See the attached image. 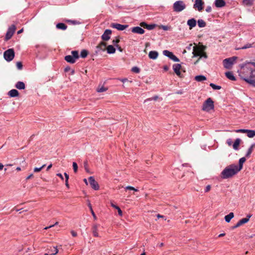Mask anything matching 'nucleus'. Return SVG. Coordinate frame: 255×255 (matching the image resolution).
I'll use <instances>...</instances> for the list:
<instances>
[{"instance_id":"nucleus-32","label":"nucleus","mask_w":255,"mask_h":255,"mask_svg":"<svg viewBox=\"0 0 255 255\" xmlns=\"http://www.w3.org/2000/svg\"><path fill=\"white\" fill-rule=\"evenodd\" d=\"M195 80L197 82L205 81L206 77L203 75H198L195 77Z\"/></svg>"},{"instance_id":"nucleus-27","label":"nucleus","mask_w":255,"mask_h":255,"mask_svg":"<svg viewBox=\"0 0 255 255\" xmlns=\"http://www.w3.org/2000/svg\"><path fill=\"white\" fill-rule=\"evenodd\" d=\"M241 140L240 138H237L233 144V147L235 150H238Z\"/></svg>"},{"instance_id":"nucleus-53","label":"nucleus","mask_w":255,"mask_h":255,"mask_svg":"<svg viewBox=\"0 0 255 255\" xmlns=\"http://www.w3.org/2000/svg\"><path fill=\"white\" fill-rule=\"evenodd\" d=\"M227 143L229 146H231L232 145V140L231 138H229L227 140Z\"/></svg>"},{"instance_id":"nucleus-14","label":"nucleus","mask_w":255,"mask_h":255,"mask_svg":"<svg viewBox=\"0 0 255 255\" xmlns=\"http://www.w3.org/2000/svg\"><path fill=\"white\" fill-rule=\"evenodd\" d=\"M128 26V24L123 25L118 23H113L111 24L112 27L121 31L124 30Z\"/></svg>"},{"instance_id":"nucleus-21","label":"nucleus","mask_w":255,"mask_h":255,"mask_svg":"<svg viewBox=\"0 0 255 255\" xmlns=\"http://www.w3.org/2000/svg\"><path fill=\"white\" fill-rule=\"evenodd\" d=\"M246 159L245 157H242L239 159V165H237V168L240 171L242 169L243 164L246 161Z\"/></svg>"},{"instance_id":"nucleus-3","label":"nucleus","mask_w":255,"mask_h":255,"mask_svg":"<svg viewBox=\"0 0 255 255\" xmlns=\"http://www.w3.org/2000/svg\"><path fill=\"white\" fill-rule=\"evenodd\" d=\"M214 108V102L211 98H208L203 104L202 110L209 112Z\"/></svg>"},{"instance_id":"nucleus-44","label":"nucleus","mask_w":255,"mask_h":255,"mask_svg":"<svg viewBox=\"0 0 255 255\" xmlns=\"http://www.w3.org/2000/svg\"><path fill=\"white\" fill-rule=\"evenodd\" d=\"M120 42V39L118 38H116L115 39H114L112 41L113 44L116 46V47H118V43Z\"/></svg>"},{"instance_id":"nucleus-7","label":"nucleus","mask_w":255,"mask_h":255,"mask_svg":"<svg viewBox=\"0 0 255 255\" xmlns=\"http://www.w3.org/2000/svg\"><path fill=\"white\" fill-rule=\"evenodd\" d=\"M163 54L168 57L170 59L172 60L174 62H179L180 60L175 55L173 54L172 52L168 50H165L163 51Z\"/></svg>"},{"instance_id":"nucleus-48","label":"nucleus","mask_w":255,"mask_h":255,"mask_svg":"<svg viewBox=\"0 0 255 255\" xmlns=\"http://www.w3.org/2000/svg\"><path fill=\"white\" fill-rule=\"evenodd\" d=\"M16 67L18 69L21 70L22 68V64L20 62H17L16 63Z\"/></svg>"},{"instance_id":"nucleus-40","label":"nucleus","mask_w":255,"mask_h":255,"mask_svg":"<svg viewBox=\"0 0 255 255\" xmlns=\"http://www.w3.org/2000/svg\"><path fill=\"white\" fill-rule=\"evenodd\" d=\"M210 86L214 89V90H220L221 89V87L220 86L216 85L213 83H211Z\"/></svg>"},{"instance_id":"nucleus-19","label":"nucleus","mask_w":255,"mask_h":255,"mask_svg":"<svg viewBox=\"0 0 255 255\" xmlns=\"http://www.w3.org/2000/svg\"><path fill=\"white\" fill-rule=\"evenodd\" d=\"M214 3L217 7H222L226 5V2L224 0H215Z\"/></svg>"},{"instance_id":"nucleus-46","label":"nucleus","mask_w":255,"mask_h":255,"mask_svg":"<svg viewBox=\"0 0 255 255\" xmlns=\"http://www.w3.org/2000/svg\"><path fill=\"white\" fill-rule=\"evenodd\" d=\"M131 71L134 73H138L140 72L139 68L137 67H133L131 69Z\"/></svg>"},{"instance_id":"nucleus-28","label":"nucleus","mask_w":255,"mask_h":255,"mask_svg":"<svg viewBox=\"0 0 255 255\" xmlns=\"http://www.w3.org/2000/svg\"><path fill=\"white\" fill-rule=\"evenodd\" d=\"M234 217V214L233 212L230 213L228 215L225 216V220L226 222L229 223L231 219Z\"/></svg>"},{"instance_id":"nucleus-63","label":"nucleus","mask_w":255,"mask_h":255,"mask_svg":"<svg viewBox=\"0 0 255 255\" xmlns=\"http://www.w3.org/2000/svg\"><path fill=\"white\" fill-rule=\"evenodd\" d=\"M163 69H164V70L165 71H168V69H169V67H168V66H164L163 67Z\"/></svg>"},{"instance_id":"nucleus-13","label":"nucleus","mask_w":255,"mask_h":255,"mask_svg":"<svg viewBox=\"0 0 255 255\" xmlns=\"http://www.w3.org/2000/svg\"><path fill=\"white\" fill-rule=\"evenodd\" d=\"M181 65L180 64H174L172 66L174 73L179 77H181Z\"/></svg>"},{"instance_id":"nucleus-33","label":"nucleus","mask_w":255,"mask_h":255,"mask_svg":"<svg viewBox=\"0 0 255 255\" xmlns=\"http://www.w3.org/2000/svg\"><path fill=\"white\" fill-rule=\"evenodd\" d=\"M255 144H252L251 147L248 149V151L246 154L247 157H249L253 151V149L255 147Z\"/></svg>"},{"instance_id":"nucleus-61","label":"nucleus","mask_w":255,"mask_h":255,"mask_svg":"<svg viewBox=\"0 0 255 255\" xmlns=\"http://www.w3.org/2000/svg\"><path fill=\"white\" fill-rule=\"evenodd\" d=\"M64 175H65V180H67V181L68 180V179H69V175L67 173L65 172L64 173Z\"/></svg>"},{"instance_id":"nucleus-1","label":"nucleus","mask_w":255,"mask_h":255,"mask_svg":"<svg viewBox=\"0 0 255 255\" xmlns=\"http://www.w3.org/2000/svg\"><path fill=\"white\" fill-rule=\"evenodd\" d=\"M240 171L237 165L232 164L226 166L221 172V177L222 179H228L236 175Z\"/></svg>"},{"instance_id":"nucleus-11","label":"nucleus","mask_w":255,"mask_h":255,"mask_svg":"<svg viewBox=\"0 0 255 255\" xmlns=\"http://www.w3.org/2000/svg\"><path fill=\"white\" fill-rule=\"evenodd\" d=\"M204 4V2L202 0H195L193 5V8L198 10L199 11H201L203 9Z\"/></svg>"},{"instance_id":"nucleus-24","label":"nucleus","mask_w":255,"mask_h":255,"mask_svg":"<svg viewBox=\"0 0 255 255\" xmlns=\"http://www.w3.org/2000/svg\"><path fill=\"white\" fill-rule=\"evenodd\" d=\"M15 87L19 90H23L25 88V85L23 82L18 81L16 83Z\"/></svg>"},{"instance_id":"nucleus-5","label":"nucleus","mask_w":255,"mask_h":255,"mask_svg":"<svg viewBox=\"0 0 255 255\" xmlns=\"http://www.w3.org/2000/svg\"><path fill=\"white\" fill-rule=\"evenodd\" d=\"M3 57L4 59L10 62L14 58V51L12 48L8 49L3 53Z\"/></svg>"},{"instance_id":"nucleus-17","label":"nucleus","mask_w":255,"mask_h":255,"mask_svg":"<svg viewBox=\"0 0 255 255\" xmlns=\"http://www.w3.org/2000/svg\"><path fill=\"white\" fill-rule=\"evenodd\" d=\"M131 32L134 33L142 34L144 33V30L140 27L135 26L131 28Z\"/></svg>"},{"instance_id":"nucleus-56","label":"nucleus","mask_w":255,"mask_h":255,"mask_svg":"<svg viewBox=\"0 0 255 255\" xmlns=\"http://www.w3.org/2000/svg\"><path fill=\"white\" fill-rule=\"evenodd\" d=\"M111 205L112 207L117 209L119 207L114 204L113 202H111Z\"/></svg>"},{"instance_id":"nucleus-12","label":"nucleus","mask_w":255,"mask_h":255,"mask_svg":"<svg viewBox=\"0 0 255 255\" xmlns=\"http://www.w3.org/2000/svg\"><path fill=\"white\" fill-rule=\"evenodd\" d=\"M89 182L91 187L95 190L99 189V185L97 181L95 180L94 177L90 176L89 179Z\"/></svg>"},{"instance_id":"nucleus-55","label":"nucleus","mask_w":255,"mask_h":255,"mask_svg":"<svg viewBox=\"0 0 255 255\" xmlns=\"http://www.w3.org/2000/svg\"><path fill=\"white\" fill-rule=\"evenodd\" d=\"M118 210V214L120 216H122V215H123V213H122V211L121 210V209H120V207H119L117 209Z\"/></svg>"},{"instance_id":"nucleus-22","label":"nucleus","mask_w":255,"mask_h":255,"mask_svg":"<svg viewBox=\"0 0 255 255\" xmlns=\"http://www.w3.org/2000/svg\"><path fill=\"white\" fill-rule=\"evenodd\" d=\"M65 60L68 63L73 64L76 62V59L72 55H67L65 57Z\"/></svg>"},{"instance_id":"nucleus-25","label":"nucleus","mask_w":255,"mask_h":255,"mask_svg":"<svg viewBox=\"0 0 255 255\" xmlns=\"http://www.w3.org/2000/svg\"><path fill=\"white\" fill-rule=\"evenodd\" d=\"M107 51L108 54H114L116 52V49L113 45H110L107 47Z\"/></svg>"},{"instance_id":"nucleus-45","label":"nucleus","mask_w":255,"mask_h":255,"mask_svg":"<svg viewBox=\"0 0 255 255\" xmlns=\"http://www.w3.org/2000/svg\"><path fill=\"white\" fill-rule=\"evenodd\" d=\"M73 168L74 172L76 173L78 170V165H77V164L75 162H73Z\"/></svg>"},{"instance_id":"nucleus-59","label":"nucleus","mask_w":255,"mask_h":255,"mask_svg":"<svg viewBox=\"0 0 255 255\" xmlns=\"http://www.w3.org/2000/svg\"><path fill=\"white\" fill-rule=\"evenodd\" d=\"M71 233L73 237H76L77 235V233L74 231H72L71 232Z\"/></svg>"},{"instance_id":"nucleus-31","label":"nucleus","mask_w":255,"mask_h":255,"mask_svg":"<svg viewBox=\"0 0 255 255\" xmlns=\"http://www.w3.org/2000/svg\"><path fill=\"white\" fill-rule=\"evenodd\" d=\"M56 28L59 29L66 30L67 28V25L63 23H58L56 25Z\"/></svg>"},{"instance_id":"nucleus-35","label":"nucleus","mask_w":255,"mask_h":255,"mask_svg":"<svg viewBox=\"0 0 255 255\" xmlns=\"http://www.w3.org/2000/svg\"><path fill=\"white\" fill-rule=\"evenodd\" d=\"M254 2V0H243V4L247 6H251L253 5Z\"/></svg>"},{"instance_id":"nucleus-23","label":"nucleus","mask_w":255,"mask_h":255,"mask_svg":"<svg viewBox=\"0 0 255 255\" xmlns=\"http://www.w3.org/2000/svg\"><path fill=\"white\" fill-rule=\"evenodd\" d=\"M158 56V53L155 51H151L148 54V56L150 59H155Z\"/></svg>"},{"instance_id":"nucleus-15","label":"nucleus","mask_w":255,"mask_h":255,"mask_svg":"<svg viewBox=\"0 0 255 255\" xmlns=\"http://www.w3.org/2000/svg\"><path fill=\"white\" fill-rule=\"evenodd\" d=\"M247 68L251 70V75H253L255 72V62H248L245 64Z\"/></svg>"},{"instance_id":"nucleus-43","label":"nucleus","mask_w":255,"mask_h":255,"mask_svg":"<svg viewBox=\"0 0 255 255\" xmlns=\"http://www.w3.org/2000/svg\"><path fill=\"white\" fill-rule=\"evenodd\" d=\"M158 98V97L157 96H154L152 98H148V99H147L146 100H144V103H146L147 102V101H151V100H156Z\"/></svg>"},{"instance_id":"nucleus-26","label":"nucleus","mask_w":255,"mask_h":255,"mask_svg":"<svg viewBox=\"0 0 255 255\" xmlns=\"http://www.w3.org/2000/svg\"><path fill=\"white\" fill-rule=\"evenodd\" d=\"M253 77V75H250L249 78L245 79V80L248 83H250L255 87V79H254Z\"/></svg>"},{"instance_id":"nucleus-29","label":"nucleus","mask_w":255,"mask_h":255,"mask_svg":"<svg viewBox=\"0 0 255 255\" xmlns=\"http://www.w3.org/2000/svg\"><path fill=\"white\" fill-rule=\"evenodd\" d=\"M92 232L94 237H99V234L98 233V225L95 224L92 227Z\"/></svg>"},{"instance_id":"nucleus-50","label":"nucleus","mask_w":255,"mask_h":255,"mask_svg":"<svg viewBox=\"0 0 255 255\" xmlns=\"http://www.w3.org/2000/svg\"><path fill=\"white\" fill-rule=\"evenodd\" d=\"M143 24H145V25L146 26V28H147V29H152V28H153V25H147V24H145V23H144V22L142 23L141 25H142Z\"/></svg>"},{"instance_id":"nucleus-4","label":"nucleus","mask_w":255,"mask_h":255,"mask_svg":"<svg viewBox=\"0 0 255 255\" xmlns=\"http://www.w3.org/2000/svg\"><path fill=\"white\" fill-rule=\"evenodd\" d=\"M186 5L182 0L176 1L173 4V9L176 12H180L184 9Z\"/></svg>"},{"instance_id":"nucleus-16","label":"nucleus","mask_w":255,"mask_h":255,"mask_svg":"<svg viewBox=\"0 0 255 255\" xmlns=\"http://www.w3.org/2000/svg\"><path fill=\"white\" fill-rule=\"evenodd\" d=\"M112 33V30L110 29H106L102 36V38L103 40L108 41L110 38V35Z\"/></svg>"},{"instance_id":"nucleus-10","label":"nucleus","mask_w":255,"mask_h":255,"mask_svg":"<svg viewBox=\"0 0 255 255\" xmlns=\"http://www.w3.org/2000/svg\"><path fill=\"white\" fill-rule=\"evenodd\" d=\"M15 30V26L14 25H12L10 27H9L6 32L5 35V39L6 40H9L11 38L12 35H13Z\"/></svg>"},{"instance_id":"nucleus-57","label":"nucleus","mask_w":255,"mask_h":255,"mask_svg":"<svg viewBox=\"0 0 255 255\" xmlns=\"http://www.w3.org/2000/svg\"><path fill=\"white\" fill-rule=\"evenodd\" d=\"M106 45V43L104 42H101L100 45L98 46V47H100V48H102V46L105 47Z\"/></svg>"},{"instance_id":"nucleus-9","label":"nucleus","mask_w":255,"mask_h":255,"mask_svg":"<svg viewBox=\"0 0 255 255\" xmlns=\"http://www.w3.org/2000/svg\"><path fill=\"white\" fill-rule=\"evenodd\" d=\"M252 217L251 215H248L246 218H243L238 222V223L233 227V229L238 228L243 224L248 223L250 218Z\"/></svg>"},{"instance_id":"nucleus-49","label":"nucleus","mask_w":255,"mask_h":255,"mask_svg":"<svg viewBox=\"0 0 255 255\" xmlns=\"http://www.w3.org/2000/svg\"><path fill=\"white\" fill-rule=\"evenodd\" d=\"M252 47V44H247L245 45V46H244L243 47H242V48H241L240 49H247L249 48H251Z\"/></svg>"},{"instance_id":"nucleus-20","label":"nucleus","mask_w":255,"mask_h":255,"mask_svg":"<svg viewBox=\"0 0 255 255\" xmlns=\"http://www.w3.org/2000/svg\"><path fill=\"white\" fill-rule=\"evenodd\" d=\"M8 95L10 97H16L19 95V92L16 89H12L8 93Z\"/></svg>"},{"instance_id":"nucleus-42","label":"nucleus","mask_w":255,"mask_h":255,"mask_svg":"<svg viewBox=\"0 0 255 255\" xmlns=\"http://www.w3.org/2000/svg\"><path fill=\"white\" fill-rule=\"evenodd\" d=\"M45 166V164H44L42 166H41L40 167H35L34 168V172H39L41 170V169L42 168H43Z\"/></svg>"},{"instance_id":"nucleus-37","label":"nucleus","mask_w":255,"mask_h":255,"mask_svg":"<svg viewBox=\"0 0 255 255\" xmlns=\"http://www.w3.org/2000/svg\"><path fill=\"white\" fill-rule=\"evenodd\" d=\"M53 249L54 250V253H50V252H49L48 253L45 254L44 255H55L57 254L58 252V250L57 247H54Z\"/></svg>"},{"instance_id":"nucleus-58","label":"nucleus","mask_w":255,"mask_h":255,"mask_svg":"<svg viewBox=\"0 0 255 255\" xmlns=\"http://www.w3.org/2000/svg\"><path fill=\"white\" fill-rule=\"evenodd\" d=\"M87 163L86 162H85L84 163L85 169V170H86V172H89V169H88V168H87Z\"/></svg>"},{"instance_id":"nucleus-52","label":"nucleus","mask_w":255,"mask_h":255,"mask_svg":"<svg viewBox=\"0 0 255 255\" xmlns=\"http://www.w3.org/2000/svg\"><path fill=\"white\" fill-rule=\"evenodd\" d=\"M211 187L210 185H207L205 189V192H208L211 190Z\"/></svg>"},{"instance_id":"nucleus-6","label":"nucleus","mask_w":255,"mask_h":255,"mask_svg":"<svg viewBox=\"0 0 255 255\" xmlns=\"http://www.w3.org/2000/svg\"><path fill=\"white\" fill-rule=\"evenodd\" d=\"M236 59V57H233L224 59L223 60V65L224 67L228 69H231Z\"/></svg>"},{"instance_id":"nucleus-2","label":"nucleus","mask_w":255,"mask_h":255,"mask_svg":"<svg viewBox=\"0 0 255 255\" xmlns=\"http://www.w3.org/2000/svg\"><path fill=\"white\" fill-rule=\"evenodd\" d=\"M205 46L203 45H198L193 47V54L194 56H199L200 58L204 57V58H207V55L205 52Z\"/></svg>"},{"instance_id":"nucleus-38","label":"nucleus","mask_w":255,"mask_h":255,"mask_svg":"<svg viewBox=\"0 0 255 255\" xmlns=\"http://www.w3.org/2000/svg\"><path fill=\"white\" fill-rule=\"evenodd\" d=\"M88 55V51L86 50H82L80 53V56L82 58H85Z\"/></svg>"},{"instance_id":"nucleus-51","label":"nucleus","mask_w":255,"mask_h":255,"mask_svg":"<svg viewBox=\"0 0 255 255\" xmlns=\"http://www.w3.org/2000/svg\"><path fill=\"white\" fill-rule=\"evenodd\" d=\"M89 207H90V210H91V213H92V214L93 216L94 217V218L95 219H96V215H95V213L94 212V211H93V209H92V206H91V204H89Z\"/></svg>"},{"instance_id":"nucleus-18","label":"nucleus","mask_w":255,"mask_h":255,"mask_svg":"<svg viewBox=\"0 0 255 255\" xmlns=\"http://www.w3.org/2000/svg\"><path fill=\"white\" fill-rule=\"evenodd\" d=\"M187 23L189 27V29H192L193 27H194L196 26L197 22L194 18H191L187 21Z\"/></svg>"},{"instance_id":"nucleus-60","label":"nucleus","mask_w":255,"mask_h":255,"mask_svg":"<svg viewBox=\"0 0 255 255\" xmlns=\"http://www.w3.org/2000/svg\"><path fill=\"white\" fill-rule=\"evenodd\" d=\"M119 80L120 81L122 82L123 83H125V82H126L128 81L127 78L120 79H119Z\"/></svg>"},{"instance_id":"nucleus-41","label":"nucleus","mask_w":255,"mask_h":255,"mask_svg":"<svg viewBox=\"0 0 255 255\" xmlns=\"http://www.w3.org/2000/svg\"><path fill=\"white\" fill-rule=\"evenodd\" d=\"M107 88L103 86L97 89V91L99 93L103 92L107 90Z\"/></svg>"},{"instance_id":"nucleus-34","label":"nucleus","mask_w":255,"mask_h":255,"mask_svg":"<svg viewBox=\"0 0 255 255\" xmlns=\"http://www.w3.org/2000/svg\"><path fill=\"white\" fill-rule=\"evenodd\" d=\"M198 25L199 27H204L206 25V22L203 19H199L197 21Z\"/></svg>"},{"instance_id":"nucleus-30","label":"nucleus","mask_w":255,"mask_h":255,"mask_svg":"<svg viewBox=\"0 0 255 255\" xmlns=\"http://www.w3.org/2000/svg\"><path fill=\"white\" fill-rule=\"evenodd\" d=\"M225 75L229 79L232 81L236 80V78L232 72H227L225 73Z\"/></svg>"},{"instance_id":"nucleus-64","label":"nucleus","mask_w":255,"mask_h":255,"mask_svg":"<svg viewBox=\"0 0 255 255\" xmlns=\"http://www.w3.org/2000/svg\"><path fill=\"white\" fill-rule=\"evenodd\" d=\"M32 176H33V174H30L29 176H28L26 177V180H28V179H29L30 178H31Z\"/></svg>"},{"instance_id":"nucleus-36","label":"nucleus","mask_w":255,"mask_h":255,"mask_svg":"<svg viewBox=\"0 0 255 255\" xmlns=\"http://www.w3.org/2000/svg\"><path fill=\"white\" fill-rule=\"evenodd\" d=\"M72 56L75 58V59L77 60L79 58V52L77 50L72 51L71 52Z\"/></svg>"},{"instance_id":"nucleus-39","label":"nucleus","mask_w":255,"mask_h":255,"mask_svg":"<svg viewBox=\"0 0 255 255\" xmlns=\"http://www.w3.org/2000/svg\"><path fill=\"white\" fill-rule=\"evenodd\" d=\"M160 28H162V29H163L165 31L171 30V26H169V25H160Z\"/></svg>"},{"instance_id":"nucleus-8","label":"nucleus","mask_w":255,"mask_h":255,"mask_svg":"<svg viewBox=\"0 0 255 255\" xmlns=\"http://www.w3.org/2000/svg\"><path fill=\"white\" fill-rule=\"evenodd\" d=\"M235 131L237 133H246L249 137H253L255 136V130L246 129H239L235 130Z\"/></svg>"},{"instance_id":"nucleus-47","label":"nucleus","mask_w":255,"mask_h":255,"mask_svg":"<svg viewBox=\"0 0 255 255\" xmlns=\"http://www.w3.org/2000/svg\"><path fill=\"white\" fill-rule=\"evenodd\" d=\"M126 190H133L134 191H137L138 189L134 188L133 187L128 186L126 188Z\"/></svg>"},{"instance_id":"nucleus-62","label":"nucleus","mask_w":255,"mask_h":255,"mask_svg":"<svg viewBox=\"0 0 255 255\" xmlns=\"http://www.w3.org/2000/svg\"><path fill=\"white\" fill-rule=\"evenodd\" d=\"M57 176L59 177L62 180L64 179L63 176L61 173H57Z\"/></svg>"},{"instance_id":"nucleus-54","label":"nucleus","mask_w":255,"mask_h":255,"mask_svg":"<svg viewBox=\"0 0 255 255\" xmlns=\"http://www.w3.org/2000/svg\"><path fill=\"white\" fill-rule=\"evenodd\" d=\"M212 10L211 6H208L206 8V11L207 12H210Z\"/></svg>"}]
</instances>
